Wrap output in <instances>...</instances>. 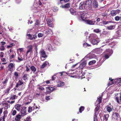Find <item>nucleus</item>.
Listing matches in <instances>:
<instances>
[{
    "label": "nucleus",
    "mask_w": 121,
    "mask_h": 121,
    "mask_svg": "<svg viewBox=\"0 0 121 121\" xmlns=\"http://www.w3.org/2000/svg\"><path fill=\"white\" fill-rule=\"evenodd\" d=\"M112 53L113 51L112 50H109V49L107 50L106 53L104 56L105 58L106 59L108 58Z\"/></svg>",
    "instance_id": "nucleus-1"
},
{
    "label": "nucleus",
    "mask_w": 121,
    "mask_h": 121,
    "mask_svg": "<svg viewBox=\"0 0 121 121\" xmlns=\"http://www.w3.org/2000/svg\"><path fill=\"white\" fill-rule=\"evenodd\" d=\"M120 117L119 114L116 112H113L112 115V119L116 120Z\"/></svg>",
    "instance_id": "nucleus-2"
},
{
    "label": "nucleus",
    "mask_w": 121,
    "mask_h": 121,
    "mask_svg": "<svg viewBox=\"0 0 121 121\" xmlns=\"http://www.w3.org/2000/svg\"><path fill=\"white\" fill-rule=\"evenodd\" d=\"M47 90L46 92V94H49L50 93L54 91L55 88L54 87H52L51 86H48L46 88Z\"/></svg>",
    "instance_id": "nucleus-3"
},
{
    "label": "nucleus",
    "mask_w": 121,
    "mask_h": 121,
    "mask_svg": "<svg viewBox=\"0 0 121 121\" xmlns=\"http://www.w3.org/2000/svg\"><path fill=\"white\" fill-rule=\"evenodd\" d=\"M28 49L26 53V56H27L28 54L29 53H30L31 54L33 52L32 49L33 46L32 45H30L28 46L27 47Z\"/></svg>",
    "instance_id": "nucleus-4"
},
{
    "label": "nucleus",
    "mask_w": 121,
    "mask_h": 121,
    "mask_svg": "<svg viewBox=\"0 0 121 121\" xmlns=\"http://www.w3.org/2000/svg\"><path fill=\"white\" fill-rule=\"evenodd\" d=\"M22 109L21 110V113L22 116H23L26 115V107H22Z\"/></svg>",
    "instance_id": "nucleus-5"
},
{
    "label": "nucleus",
    "mask_w": 121,
    "mask_h": 121,
    "mask_svg": "<svg viewBox=\"0 0 121 121\" xmlns=\"http://www.w3.org/2000/svg\"><path fill=\"white\" fill-rule=\"evenodd\" d=\"M34 106L33 107H29L28 110V112H30L32 110H34L38 108L36 106V104L35 103L34 104Z\"/></svg>",
    "instance_id": "nucleus-6"
},
{
    "label": "nucleus",
    "mask_w": 121,
    "mask_h": 121,
    "mask_svg": "<svg viewBox=\"0 0 121 121\" xmlns=\"http://www.w3.org/2000/svg\"><path fill=\"white\" fill-rule=\"evenodd\" d=\"M102 95H99L97 98V100L96 101V104H99L101 103L102 99Z\"/></svg>",
    "instance_id": "nucleus-7"
},
{
    "label": "nucleus",
    "mask_w": 121,
    "mask_h": 121,
    "mask_svg": "<svg viewBox=\"0 0 121 121\" xmlns=\"http://www.w3.org/2000/svg\"><path fill=\"white\" fill-rule=\"evenodd\" d=\"M93 6L94 8H96L99 6L98 3L96 0H94L92 2Z\"/></svg>",
    "instance_id": "nucleus-8"
},
{
    "label": "nucleus",
    "mask_w": 121,
    "mask_h": 121,
    "mask_svg": "<svg viewBox=\"0 0 121 121\" xmlns=\"http://www.w3.org/2000/svg\"><path fill=\"white\" fill-rule=\"evenodd\" d=\"M47 24L49 26L53 27V24L51 21V19L50 18H48L47 20Z\"/></svg>",
    "instance_id": "nucleus-9"
},
{
    "label": "nucleus",
    "mask_w": 121,
    "mask_h": 121,
    "mask_svg": "<svg viewBox=\"0 0 121 121\" xmlns=\"http://www.w3.org/2000/svg\"><path fill=\"white\" fill-rule=\"evenodd\" d=\"M15 64L13 63H10L8 65L9 68V70L11 71H12V69L14 67Z\"/></svg>",
    "instance_id": "nucleus-10"
},
{
    "label": "nucleus",
    "mask_w": 121,
    "mask_h": 121,
    "mask_svg": "<svg viewBox=\"0 0 121 121\" xmlns=\"http://www.w3.org/2000/svg\"><path fill=\"white\" fill-rule=\"evenodd\" d=\"M84 9H86L87 10H91L92 9L91 6L88 5L85 3L84 4Z\"/></svg>",
    "instance_id": "nucleus-11"
},
{
    "label": "nucleus",
    "mask_w": 121,
    "mask_h": 121,
    "mask_svg": "<svg viewBox=\"0 0 121 121\" xmlns=\"http://www.w3.org/2000/svg\"><path fill=\"white\" fill-rule=\"evenodd\" d=\"M86 63L85 61H83L81 63L79 66L80 69H82L85 67L86 65Z\"/></svg>",
    "instance_id": "nucleus-12"
},
{
    "label": "nucleus",
    "mask_w": 121,
    "mask_h": 121,
    "mask_svg": "<svg viewBox=\"0 0 121 121\" xmlns=\"http://www.w3.org/2000/svg\"><path fill=\"white\" fill-rule=\"evenodd\" d=\"M113 109V107L112 106H110L108 105L107 106V110L109 112H110Z\"/></svg>",
    "instance_id": "nucleus-13"
},
{
    "label": "nucleus",
    "mask_w": 121,
    "mask_h": 121,
    "mask_svg": "<svg viewBox=\"0 0 121 121\" xmlns=\"http://www.w3.org/2000/svg\"><path fill=\"white\" fill-rule=\"evenodd\" d=\"M22 105L20 104H17L15 106V108L18 111H19L21 110Z\"/></svg>",
    "instance_id": "nucleus-14"
},
{
    "label": "nucleus",
    "mask_w": 121,
    "mask_h": 121,
    "mask_svg": "<svg viewBox=\"0 0 121 121\" xmlns=\"http://www.w3.org/2000/svg\"><path fill=\"white\" fill-rule=\"evenodd\" d=\"M85 13L82 12L81 13V17L82 20L84 21L86 19V16L85 15Z\"/></svg>",
    "instance_id": "nucleus-15"
},
{
    "label": "nucleus",
    "mask_w": 121,
    "mask_h": 121,
    "mask_svg": "<svg viewBox=\"0 0 121 121\" xmlns=\"http://www.w3.org/2000/svg\"><path fill=\"white\" fill-rule=\"evenodd\" d=\"M64 85L65 83L64 82L60 81L58 82L57 86H58L60 87L64 86Z\"/></svg>",
    "instance_id": "nucleus-16"
},
{
    "label": "nucleus",
    "mask_w": 121,
    "mask_h": 121,
    "mask_svg": "<svg viewBox=\"0 0 121 121\" xmlns=\"http://www.w3.org/2000/svg\"><path fill=\"white\" fill-rule=\"evenodd\" d=\"M91 43L93 45H95V44H97L99 43V42L96 39H92L91 41Z\"/></svg>",
    "instance_id": "nucleus-17"
},
{
    "label": "nucleus",
    "mask_w": 121,
    "mask_h": 121,
    "mask_svg": "<svg viewBox=\"0 0 121 121\" xmlns=\"http://www.w3.org/2000/svg\"><path fill=\"white\" fill-rule=\"evenodd\" d=\"M115 99L118 103L121 104V94H120L119 97H117Z\"/></svg>",
    "instance_id": "nucleus-18"
},
{
    "label": "nucleus",
    "mask_w": 121,
    "mask_h": 121,
    "mask_svg": "<svg viewBox=\"0 0 121 121\" xmlns=\"http://www.w3.org/2000/svg\"><path fill=\"white\" fill-rule=\"evenodd\" d=\"M79 8L80 9H84V2H81L79 4Z\"/></svg>",
    "instance_id": "nucleus-19"
},
{
    "label": "nucleus",
    "mask_w": 121,
    "mask_h": 121,
    "mask_svg": "<svg viewBox=\"0 0 121 121\" xmlns=\"http://www.w3.org/2000/svg\"><path fill=\"white\" fill-rule=\"evenodd\" d=\"M22 115L18 114L16 116L15 118V120L16 121H19L20 119L22 116Z\"/></svg>",
    "instance_id": "nucleus-20"
},
{
    "label": "nucleus",
    "mask_w": 121,
    "mask_h": 121,
    "mask_svg": "<svg viewBox=\"0 0 121 121\" xmlns=\"http://www.w3.org/2000/svg\"><path fill=\"white\" fill-rule=\"evenodd\" d=\"M70 3H68L64 5H63L61 6V7L62 8H69L70 7Z\"/></svg>",
    "instance_id": "nucleus-21"
},
{
    "label": "nucleus",
    "mask_w": 121,
    "mask_h": 121,
    "mask_svg": "<svg viewBox=\"0 0 121 121\" xmlns=\"http://www.w3.org/2000/svg\"><path fill=\"white\" fill-rule=\"evenodd\" d=\"M23 84V82H22L21 81L19 80L18 82H17L16 84V87H18L19 86H21Z\"/></svg>",
    "instance_id": "nucleus-22"
},
{
    "label": "nucleus",
    "mask_w": 121,
    "mask_h": 121,
    "mask_svg": "<svg viewBox=\"0 0 121 121\" xmlns=\"http://www.w3.org/2000/svg\"><path fill=\"white\" fill-rule=\"evenodd\" d=\"M53 33V32L52 30H51L49 29H48L46 31V34L47 35L49 34H52Z\"/></svg>",
    "instance_id": "nucleus-23"
},
{
    "label": "nucleus",
    "mask_w": 121,
    "mask_h": 121,
    "mask_svg": "<svg viewBox=\"0 0 121 121\" xmlns=\"http://www.w3.org/2000/svg\"><path fill=\"white\" fill-rule=\"evenodd\" d=\"M47 61H46L43 63L40 67V68L41 69L44 68L47 65Z\"/></svg>",
    "instance_id": "nucleus-24"
},
{
    "label": "nucleus",
    "mask_w": 121,
    "mask_h": 121,
    "mask_svg": "<svg viewBox=\"0 0 121 121\" xmlns=\"http://www.w3.org/2000/svg\"><path fill=\"white\" fill-rule=\"evenodd\" d=\"M92 0H87L86 1L85 3L87 4L88 5H89L91 6V4L92 3Z\"/></svg>",
    "instance_id": "nucleus-25"
},
{
    "label": "nucleus",
    "mask_w": 121,
    "mask_h": 121,
    "mask_svg": "<svg viewBox=\"0 0 121 121\" xmlns=\"http://www.w3.org/2000/svg\"><path fill=\"white\" fill-rule=\"evenodd\" d=\"M30 68L34 73H35L36 70V68L33 66H31L30 67Z\"/></svg>",
    "instance_id": "nucleus-26"
},
{
    "label": "nucleus",
    "mask_w": 121,
    "mask_h": 121,
    "mask_svg": "<svg viewBox=\"0 0 121 121\" xmlns=\"http://www.w3.org/2000/svg\"><path fill=\"white\" fill-rule=\"evenodd\" d=\"M39 52L41 55L42 56H45V55H47L46 54L45 51L43 50L40 51Z\"/></svg>",
    "instance_id": "nucleus-27"
},
{
    "label": "nucleus",
    "mask_w": 121,
    "mask_h": 121,
    "mask_svg": "<svg viewBox=\"0 0 121 121\" xmlns=\"http://www.w3.org/2000/svg\"><path fill=\"white\" fill-rule=\"evenodd\" d=\"M87 23L89 25H93L94 24V23L92 21L87 20H86Z\"/></svg>",
    "instance_id": "nucleus-28"
},
{
    "label": "nucleus",
    "mask_w": 121,
    "mask_h": 121,
    "mask_svg": "<svg viewBox=\"0 0 121 121\" xmlns=\"http://www.w3.org/2000/svg\"><path fill=\"white\" fill-rule=\"evenodd\" d=\"M28 75L27 74H24L22 77V78L24 80H26L27 79L28 77H27V76Z\"/></svg>",
    "instance_id": "nucleus-29"
},
{
    "label": "nucleus",
    "mask_w": 121,
    "mask_h": 121,
    "mask_svg": "<svg viewBox=\"0 0 121 121\" xmlns=\"http://www.w3.org/2000/svg\"><path fill=\"white\" fill-rule=\"evenodd\" d=\"M69 11L70 13L72 14H73L76 12L75 10L72 8H70L69 9Z\"/></svg>",
    "instance_id": "nucleus-30"
},
{
    "label": "nucleus",
    "mask_w": 121,
    "mask_h": 121,
    "mask_svg": "<svg viewBox=\"0 0 121 121\" xmlns=\"http://www.w3.org/2000/svg\"><path fill=\"white\" fill-rule=\"evenodd\" d=\"M96 61L95 60H93L90 61L88 63L89 65H92L96 63Z\"/></svg>",
    "instance_id": "nucleus-31"
},
{
    "label": "nucleus",
    "mask_w": 121,
    "mask_h": 121,
    "mask_svg": "<svg viewBox=\"0 0 121 121\" xmlns=\"http://www.w3.org/2000/svg\"><path fill=\"white\" fill-rule=\"evenodd\" d=\"M95 108L94 111L97 112L99 110V108L100 107V106L99 104H97Z\"/></svg>",
    "instance_id": "nucleus-32"
},
{
    "label": "nucleus",
    "mask_w": 121,
    "mask_h": 121,
    "mask_svg": "<svg viewBox=\"0 0 121 121\" xmlns=\"http://www.w3.org/2000/svg\"><path fill=\"white\" fill-rule=\"evenodd\" d=\"M116 12L115 10H111L110 11V14L112 16H115L116 14Z\"/></svg>",
    "instance_id": "nucleus-33"
},
{
    "label": "nucleus",
    "mask_w": 121,
    "mask_h": 121,
    "mask_svg": "<svg viewBox=\"0 0 121 121\" xmlns=\"http://www.w3.org/2000/svg\"><path fill=\"white\" fill-rule=\"evenodd\" d=\"M104 118L106 121H107L108 120V118L109 117V115L108 114H104Z\"/></svg>",
    "instance_id": "nucleus-34"
},
{
    "label": "nucleus",
    "mask_w": 121,
    "mask_h": 121,
    "mask_svg": "<svg viewBox=\"0 0 121 121\" xmlns=\"http://www.w3.org/2000/svg\"><path fill=\"white\" fill-rule=\"evenodd\" d=\"M84 109V106H81L79 108V111L80 113H81Z\"/></svg>",
    "instance_id": "nucleus-35"
},
{
    "label": "nucleus",
    "mask_w": 121,
    "mask_h": 121,
    "mask_svg": "<svg viewBox=\"0 0 121 121\" xmlns=\"http://www.w3.org/2000/svg\"><path fill=\"white\" fill-rule=\"evenodd\" d=\"M47 57V55H45V56H41L40 57L41 60L42 61H43L45 60V58Z\"/></svg>",
    "instance_id": "nucleus-36"
},
{
    "label": "nucleus",
    "mask_w": 121,
    "mask_h": 121,
    "mask_svg": "<svg viewBox=\"0 0 121 121\" xmlns=\"http://www.w3.org/2000/svg\"><path fill=\"white\" fill-rule=\"evenodd\" d=\"M40 24V22L39 20L38 19L36 20V22L35 24V25L38 26Z\"/></svg>",
    "instance_id": "nucleus-37"
},
{
    "label": "nucleus",
    "mask_w": 121,
    "mask_h": 121,
    "mask_svg": "<svg viewBox=\"0 0 121 121\" xmlns=\"http://www.w3.org/2000/svg\"><path fill=\"white\" fill-rule=\"evenodd\" d=\"M114 26H108L107 27V28L108 29V30H111L114 29L113 27Z\"/></svg>",
    "instance_id": "nucleus-38"
},
{
    "label": "nucleus",
    "mask_w": 121,
    "mask_h": 121,
    "mask_svg": "<svg viewBox=\"0 0 121 121\" xmlns=\"http://www.w3.org/2000/svg\"><path fill=\"white\" fill-rule=\"evenodd\" d=\"M8 78H6L5 81L2 82V83L3 84H6L8 81Z\"/></svg>",
    "instance_id": "nucleus-39"
},
{
    "label": "nucleus",
    "mask_w": 121,
    "mask_h": 121,
    "mask_svg": "<svg viewBox=\"0 0 121 121\" xmlns=\"http://www.w3.org/2000/svg\"><path fill=\"white\" fill-rule=\"evenodd\" d=\"M27 36L29 37V39L31 40H33V36L30 34H28L27 35Z\"/></svg>",
    "instance_id": "nucleus-40"
},
{
    "label": "nucleus",
    "mask_w": 121,
    "mask_h": 121,
    "mask_svg": "<svg viewBox=\"0 0 121 121\" xmlns=\"http://www.w3.org/2000/svg\"><path fill=\"white\" fill-rule=\"evenodd\" d=\"M83 46L85 47H87L91 46V45L87 43H84L83 44Z\"/></svg>",
    "instance_id": "nucleus-41"
},
{
    "label": "nucleus",
    "mask_w": 121,
    "mask_h": 121,
    "mask_svg": "<svg viewBox=\"0 0 121 121\" xmlns=\"http://www.w3.org/2000/svg\"><path fill=\"white\" fill-rule=\"evenodd\" d=\"M116 83H119L121 82V78H119L116 80L115 81Z\"/></svg>",
    "instance_id": "nucleus-42"
},
{
    "label": "nucleus",
    "mask_w": 121,
    "mask_h": 121,
    "mask_svg": "<svg viewBox=\"0 0 121 121\" xmlns=\"http://www.w3.org/2000/svg\"><path fill=\"white\" fill-rule=\"evenodd\" d=\"M5 49V47L4 46H0V49L1 51H3Z\"/></svg>",
    "instance_id": "nucleus-43"
},
{
    "label": "nucleus",
    "mask_w": 121,
    "mask_h": 121,
    "mask_svg": "<svg viewBox=\"0 0 121 121\" xmlns=\"http://www.w3.org/2000/svg\"><path fill=\"white\" fill-rule=\"evenodd\" d=\"M31 120V119L29 117H27L26 119L24 121H30Z\"/></svg>",
    "instance_id": "nucleus-44"
},
{
    "label": "nucleus",
    "mask_w": 121,
    "mask_h": 121,
    "mask_svg": "<svg viewBox=\"0 0 121 121\" xmlns=\"http://www.w3.org/2000/svg\"><path fill=\"white\" fill-rule=\"evenodd\" d=\"M21 58L20 57H18V60L19 61V62L21 61L23 59H24V58H23L21 56Z\"/></svg>",
    "instance_id": "nucleus-45"
},
{
    "label": "nucleus",
    "mask_w": 121,
    "mask_h": 121,
    "mask_svg": "<svg viewBox=\"0 0 121 121\" xmlns=\"http://www.w3.org/2000/svg\"><path fill=\"white\" fill-rule=\"evenodd\" d=\"M16 96V95H14L13 96H11L10 98V99H15Z\"/></svg>",
    "instance_id": "nucleus-46"
},
{
    "label": "nucleus",
    "mask_w": 121,
    "mask_h": 121,
    "mask_svg": "<svg viewBox=\"0 0 121 121\" xmlns=\"http://www.w3.org/2000/svg\"><path fill=\"white\" fill-rule=\"evenodd\" d=\"M25 88V86H23V85H22V86H21L20 87L19 90H22L24 89Z\"/></svg>",
    "instance_id": "nucleus-47"
},
{
    "label": "nucleus",
    "mask_w": 121,
    "mask_h": 121,
    "mask_svg": "<svg viewBox=\"0 0 121 121\" xmlns=\"http://www.w3.org/2000/svg\"><path fill=\"white\" fill-rule=\"evenodd\" d=\"M16 113H17L16 111L15 110H14L13 111V112H12V115L13 116H14L16 115Z\"/></svg>",
    "instance_id": "nucleus-48"
},
{
    "label": "nucleus",
    "mask_w": 121,
    "mask_h": 121,
    "mask_svg": "<svg viewBox=\"0 0 121 121\" xmlns=\"http://www.w3.org/2000/svg\"><path fill=\"white\" fill-rule=\"evenodd\" d=\"M57 76L55 75H54L52 77V80H54L55 79L57 78Z\"/></svg>",
    "instance_id": "nucleus-49"
},
{
    "label": "nucleus",
    "mask_w": 121,
    "mask_h": 121,
    "mask_svg": "<svg viewBox=\"0 0 121 121\" xmlns=\"http://www.w3.org/2000/svg\"><path fill=\"white\" fill-rule=\"evenodd\" d=\"M94 31L96 33H98L100 31L98 29H95L94 30Z\"/></svg>",
    "instance_id": "nucleus-50"
},
{
    "label": "nucleus",
    "mask_w": 121,
    "mask_h": 121,
    "mask_svg": "<svg viewBox=\"0 0 121 121\" xmlns=\"http://www.w3.org/2000/svg\"><path fill=\"white\" fill-rule=\"evenodd\" d=\"M4 53L3 52H1L0 53V57H3L4 56Z\"/></svg>",
    "instance_id": "nucleus-51"
},
{
    "label": "nucleus",
    "mask_w": 121,
    "mask_h": 121,
    "mask_svg": "<svg viewBox=\"0 0 121 121\" xmlns=\"http://www.w3.org/2000/svg\"><path fill=\"white\" fill-rule=\"evenodd\" d=\"M43 36V34L42 33H39L38 34V36L39 37H42Z\"/></svg>",
    "instance_id": "nucleus-52"
},
{
    "label": "nucleus",
    "mask_w": 121,
    "mask_h": 121,
    "mask_svg": "<svg viewBox=\"0 0 121 121\" xmlns=\"http://www.w3.org/2000/svg\"><path fill=\"white\" fill-rule=\"evenodd\" d=\"M102 33L104 35H107L108 34V32L106 31H104L102 32Z\"/></svg>",
    "instance_id": "nucleus-53"
},
{
    "label": "nucleus",
    "mask_w": 121,
    "mask_h": 121,
    "mask_svg": "<svg viewBox=\"0 0 121 121\" xmlns=\"http://www.w3.org/2000/svg\"><path fill=\"white\" fill-rule=\"evenodd\" d=\"M1 60L2 61V62L3 63H5L6 62V60H5V58H2L1 59Z\"/></svg>",
    "instance_id": "nucleus-54"
},
{
    "label": "nucleus",
    "mask_w": 121,
    "mask_h": 121,
    "mask_svg": "<svg viewBox=\"0 0 121 121\" xmlns=\"http://www.w3.org/2000/svg\"><path fill=\"white\" fill-rule=\"evenodd\" d=\"M115 20L116 21H118L119 20L120 17L118 16H117L115 17Z\"/></svg>",
    "instance_id": "nucleus-55"
},
{
    "label": "nucleus",
    "mask_w": 121,
    "mask_h": 121,
    "mask_svg": "<svg viewBox=\"0 0 121 121\" xmlns=\"http://www.w3.org/2000/svg\"><path fill=\"white\" fill-rule=\"evenodd\" d=\"M50 96H48L46 97L45 99L46 100H49L50 99Z\"/></svg>",
    "instance_id": "nucleus-56"
},
{
    "label": "nucleus",
    "mask_w": 121,
    "mask_h": 121,
    "mask_svg": "<svg viewBox=\"0 0 121 121\" xmlns=\"http://www.w3.org/2000/svg\"><path fill=\"white\" fill-rule=\"evenodd\" d=\"M97 121V117L94 116V121Z\"/></svg>",
    "instance_id": "nucleus-57"
},
{
    "label": "nucleus",
    "mask_w": 121,
    "mask_h": 121,
    "mask_svg": "<svg viewBox=\"0 0 121 121\" xmlns=\"http://www.w3.org/2000/svg\"><path fill=\"white\" fill-rule=\"evenodd\" d=\"M0 43L1 44V46H3L6 44V43L4 42H0Z\"/></svg>",
    "instance_id": "nucleus-58"
},
{
    "label": "nucleus",
    "mask_w": 121,
    "mask_h": 121,
    "mask_svg": "<svg viewBox=\"0 0 121 121\" xmlns=\"http://www.w3.org/2000/svg\"><path fill=\"white\" fill-rule=\"evenodd\" d=\"M10 88H7V89H6V91H5V93H8L9 92V91H10Z\"/></svg>",
    "instance_id": "nucleus-59"
},
{
    "label": "nucleus",
    "mask_w": 121,
    "mask_h": 121,
    "mask_svg": "<svg viewBox=\"0 0 121 121\" xmlns=\"http://www.w3.org/2000/svg\"><path fill=\"white\" fill-rule=\"evenodd\" d=\"M115 12H116V14L117 13H119L120 12V10L119 9H117L116 10H115Z\"/></svg>",
    "instance_id": "nucleus-60"
},
{
    "label": "nucleus",
    "mask_w": 121,
    "mask_h": 121,
    "mask_svg": "<svg viewBox=\"0 0 121 121\" xmlns=\"http://www.w3.org/2000/svg\"><path fill=\"white\" fill-rule=\"evenodd\" d=\"M98 113V112H97V111H95L94 116L97 117V115Z\"/></svg>",
    "instance_id": "nucleus-61"
},
{
    "label": "nucleus",
    "mask_w": 121,
    "mask_h": 121,
    "mask_svg": "<svg viewBox=\"0 0 121 121\" xmlns=\"http://www.w3.org/2000/svg\"><path fill=\"white\" fill-rule=\"evenodd\" d=\"M14 75L16 77H17H17L18 76V74L17 72H15L14 73Z\"/></svg>",
    "instance_id": "nucleus-62"
},
{
    "label": "nucleus",
    "mask_w": 121,
    "mask_h": 121,
    "mask_svg": "<svg viewBox=\"0 0 121 121\" xmlns=\"http://www.w3.org/2000/svg\"><path fill=\"white\" fill-rule=\"evenodd\" d=\"M26 71L27 72H28L30 70V69L27 66H26Z\"/></svg>",
    "instance_id": "nucleus-63"
},
{
    "label": "nucleus",
    "mask_w": 121,
    "mask_h": 121,
    "mask_svg": "<svg viewBox=\"0 0 121 121\" xmlns=\"http://www.w3.org/2000/svg\"><path fill=\"white\" fill-rule=\"evenodd\" d=\"M57 9L56 7H54L53 9V10L54 12L57 11Z\"/></svg>",
    "instance_id": "nucleus-64"
}]
</instances>
